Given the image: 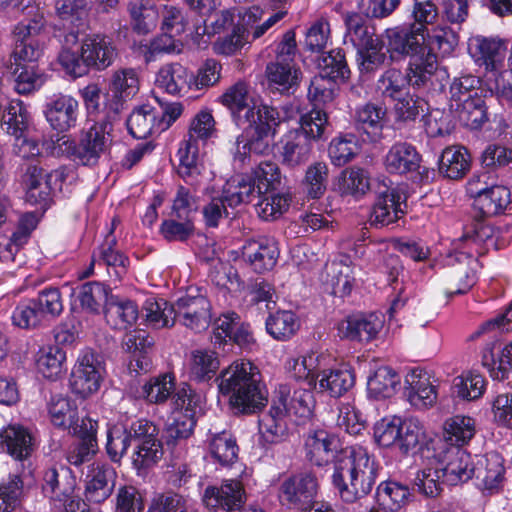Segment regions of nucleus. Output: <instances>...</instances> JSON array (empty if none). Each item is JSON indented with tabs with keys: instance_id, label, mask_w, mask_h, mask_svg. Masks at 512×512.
<instances>
[{
	"instance_id": "f257e3e1",
	"label": "nucleus",
	"mask_w": 512,
	"mask_h": 512,
	"mask_svg": "<svg viewBox=\"0 0 512 512\" xmlns=\"http://www.w3.org/2000/svg\"><path fill=\"white\" fill-rule=\"evenodd\" d=\"M215 381L219 393L228 398L235 413H256L268 401L267 391L261 384L260 372L249 361H234L220 372Z\"/></svg>"
},
{
	"instance_id": "f03ea898",
	"label": "nucleus",
	"mask_w": 512,
	"mask_h": 512,
	"mask_svg": "<svg viewBox=\"0 0 512 512\" xmlns=\"http://www.w3.org/2000/svg\"><path fill=\"white\" fill-rule=\"evenodd\" d=\"M332 479L340 497L353 503L371 492L376 479L375 463L362 448L345 450L336 462Z\"/></svg>"
},
{
	"instance_id": "7ed1b4c3",
	"label": "nucleus",
	"mask_w": 512,
	"mask_h": 512,
	"mask_svg": "<svg viewBox=\"0 0 512 512\" xmlns=\"http://www.w3.org/2000/svg\"><path fill=\"white\" fill-rule=\"evenodd\" d=\"M118 56L113 41L105 35L95 34L82 40L80 49L60 51L58 61L73 77L87 75L90 70L103 71L113 64Z\"/></svg>"
},
{
	"instance_id": "20e7f679",
	"label": "nucleus",
	"mask_w": 512,
	"mask_h": 512,
	"mask_svg": "<svg viewBox=\"0 0 512 512\" xmlns=\"http://www.w3.org/2000/svg\"><path fill=\"white\" fill-rule=\"evenodd\" d=\"M438 68L436 54L430 50L421 56L412 57L406 73L399 69H387L378 79L376 90L384 99L396 100L405 94L408 86L424 87L430 81Z\"/></svg>"
},
{
	"instance_id": "39448f33",
	"label": "nucleus",
	"mask_w": 512,
	"mask_h": 512,
	"mask_svg": "<svg viewBox=\"0 0 512 512\" xmlns=\"http://www.w3.org/2000/svg\"><path fill=\"white\" fill-rule=\"evenodd\" d=\"M117 119L108 117L105 113L104 119L93 124L88 130L81 133L79 142H71L68 146V153L82 165L94 166L99 159L105 155L112 144L113 122Z\"/></svg>"
},
{
	"instance_id": "423d86ee",
	"label": "nucleus",
	"mask_w": 512,
	"mask_h": 512,
	"mask_svg": "<svg viewBox=\"0 0 512 512\" xmlns=\"http://www.w3.org/2000/svg\"><path fill=\"white\" fill-rule=\"evenodd\" d=\"M314 356L309 355L296 360L294 370L298 371V377H303L300 373L307 371L304 375L310 386L317 388L321 392L328 393L331 397H340L350 390L355 383L354 374L348 369H334L316 371L314 364Z\"/></svg>"
},
{
	"instance_id": "0eeeda50",
	"label": "nucleus",
	"mask_w": 512,
	"mask_h": 512,
	"mask_svg": "<svg viewBox=\"0 0 512 512\" xmlns=\"http://www.w3.org/2000/svg\"><path fill=\"white\" fill-rule=\"evenodd\" d=\"M139 91V78L132 68L116 70L105 95L104 110L108 117L118 119L124 105Z\"/></svg>"
},
{
	"instance_id": "6e6552de",
	"label": "nucleus",
	"mask_w": 512,
	"mask_h": 512,
	"mask_svg": "<svg viewBox=\"0 0 512 512\" xmlns=\"http://www.w3.org/2000/svg\"><path fill=\"white\" fill-rule=\"evenodd\" d=\"M104 372L99 356L91 351L85 352L72 370L71 390L82 398L89 397L99 390Z\"/></svg>"
},
{
	"instance_id": "1a4fd4ad",
	"label": "nucleus",
	"mask_w": 512,
	"mask_h": 512,
	"mask_svg": "<svg viewBox=\"0 0 512 512\" xmlns=\"http://www.w3.org/2000/svg\"><path fill=\"white\" fill-rule=\"evenodd\" d=\"M175 323L196 332L205 330L211 322V303L204 295L186 294L175 303Z\"/></svg>"
},
{
	"instance_id": "9d476101",
	"label": "nucleus",
	"mask_w": 512,
	"mask_h": 512,
	"mask_svg": "<svg viewBox=\"0 0 512 512\" xmlns=\"http://www.w3.org/2000/svg\"><path fill=\"white\" fill-rule=\"evenodd\" d=\"M318 483L311 473H300L285 479L279 489V498L283 504L304 509L313 504Z\"/></svg>"
},
{
	"instance_id": "9b49d317",
	"label": "nucleus",
	"mask_w": 512,
	"mask_h": 512,
	"mask_svg": "<svg viewBox=\"0 0 512 512\" xmlns=\"http://www.w3.org/2000/svg\"><path fill=\"white\" fill-rule=\"evenodd\" d=\"M245 501L244 486L236 479L226 480L219 487L208 486L203 494L204 504L214 512H234L242 508Z\"/></svg>"
},
{
	"instance_id": "f8f14e48",
	"label": "nucleus",
	"mask_w": 512,
	"mask_h": 512,
	"mask_svg": "<svg viewBox=\"0 0 512 512\" xmlns=\"http://www.w3.org/2000/svg\"><path fill=\"white\" fill-rule=\"evenodd\" d=\"M97 427V421L89 417L82 418L80 425L73 427L71 433L78 439L69 446L66 452V459L71 465L81 466L96 455L98 451Z\"/></svg>"
},
{
	"instance_id": "ddd939ff",
	"label": "nucleus",
	"mask_w": 512,
	"mask_h": 512,
	"mask_svg": "<svg viewBox=\"0 0 512 512\" xmlns=\"http://www.w3.org/2000/svg\"><path fill=\"white\" fill-rule=\"evenodd\" d=\"M306 449L311 463L317 466L334 463V470H336V462L340 455L345 450H353L352 448L342 449L338 437L322 429L315 430L308 435Z\"/></svg>"
},
{
	"instance_id": "4468645a",
	"label": "nucleus",
	"mask_w": 512,
	"mask_h": 512,
	"mask_svg": "<svg viewBox=\"0 0 512 512\" xmlns=\"http://www.w3.org/2000/svg\"><path fill=\"white\" fill-rule=\"evenodd\" d=\"M117 474L109 464L95 462L85 476V498L95 504L103 503L113 493Z\"/></svg>"
},
{
	"instance_id": "2eb2a0df",
	"label": "nucleus",
	"mask_w": 512,
	"mask_h": 512,
	"mask_svg": "<svg viewBox=\"0 0 512 512\" xmlns=\"http://www.w3.org/2000/svg\"><path fill=\"white\" fill-rule=\"evenodd\" d=\"M64 171L56 170L48 173L43 168L36 165L27 167L23 176V183L26 189V201L32 205L47 207L51 195V181L63 180Z\"/></svg>"
},
{
	"instance_id": "dca6fc26",
	"label": "nucleus",
	"mask_w": 512,
	"mask_h": 512,
	"mask_svg": "<svg viewBox=\"0 0 512 512\" xmlns=\"http://www.w3.org/2000/svg\"><path fill=\"white\" fill-rule=\"evenodd\" d=\"M472 54L487 71L500 68L508 51V42L499 36L476 35L469 41Z\"/></svg>"
},
{
	"instance_id": "f3484780",
	"label": "nucleus",
	"mask_w": 512,
	"mask_h": 512,
	"mask_svg": "<svg viewBox=\"0 0 512 512\" xmlns=\"http://www.w3.org/2000/svg\"><path fill=\"white\" fill-rule=\"evenodd\" d=\"M383 326V318L371 313L368 315L349 316L340 321L337 328L341 338L359 342H370L377 338Z\"/></svg>"
},
{
	"instance_id": "a211bd4d",
	"label": "nucleus",
	"mask_w": 512,
	"mask_h": 512,
	"mask_svg": "<svg viewBox=\"0 0 512 512\" xmlns=\"http://www.w3.org/2000/svg\"><path fill=\"white\" fill-rule=\"evenodd\" d=\"M242 256L255 272L263 273L276 265L279 250L272 239L260 237L246 241L242 247Z\"/></svg>"
},
{
	"instance_id": "6ab92c4d",
	"label": "nucleus",
	"mask_w": 512,
	"mask_h": 512,
	"mask_svg": "<svg viewBox=\"0 0 512 512\" xmlns=\"http://www.w3.org/2000/svg\"><path fill=\"white\" fill-rule=\"evenodd\" d=\"M401 194L395 189L385 187L380 191L373 205L369 222L371 226L382 228L395 223L403 214Z\"/></svg>"
},
{
	"instance_id": "aec40b11",
	"label": "nucleus",
	"mask_w": 512,
	"mask_h": 512,
	"mask_svg": "<svg viewBox=\"0 0 512 512\" xmlns=\"http://www.w3.org/2000/svg\"><path fill=\"white\" fill-rule=\"evenodd\" d=\"M443 481L450 485L467 482L474 476L475 465L471 455L457 447H453L445 453V463H440Z\"/></svg>"
},
{
	"instance_id": "412c9836",
	"label": "nucleus",
	"mask_w": 512,
	"mask_h": 512,
	"mask_svg": "<svg viewBox=\"0 0 512 512\" xmlns=\"http://www.w3.org/2000/svg\"><path fill=\"white\" fill-rule=\"evenodd\" d=\"M386 122L387 110L380 105L366 103L355 111V127L366 135L369 142H378L382 139Z\"/></svg>"
},
{
	"instance_id": "4be33fe9",
	"label": "nucleus",
	"mask_w": 512,
	"mask_h": 512,
	"mask_svg": "<svg viewBox=\"0 0 512 512\" xmlns=\"http://www.w3.org/2000/svg\"><path fill=\"white\" fill-rule=\"evenodd\" d=\"M347 27V36L357 48V53L367 50H377L378 47H384V42L373 26L358 13H351L345 17Z\"/></svg>"
},
{
	"instance_id": "5701e85b",
	"label": "nucleus",
	"mask_w": 512,
	"mask_h": 512,
	"mask_svg": "<svg viewBox=\"0 0 512 512\" xmlns=\"http://www.w3.org/2000/svg\"><path fill=\"white\" fill-rule=\"evenodd\" d=\"M475 283V274L468 264L456 263L446 267L439 275V290L447 297L465 294Z\"/></svg>"
},
{
	"instance_id": "b1692460",
	"label": "nucleus",
	"mask_w": 512,
	"mask_h": 512,
	"mask_svg": "<svg viewBox=\"0 0 512 512\" xmlns=\"http://www.w3.org/2000/svg\"><path fill=\"white\" fill-rule=\"evenodd\" d=\"M389 50L402 55L416 57L426 41V35L422 34V28H394L386 31ZM420 54L419 56H421Z\"/></svg>"
},
{
	"instance_id": "393cba45",
	"label": "nucleus",
	"mask_w": 512,
	"mask_h": 512,
	"mask_svg": "<svg viewBox=\"0 0 512 512\" xmlns=\"http://www.w3.org/2000/svg\"><path fill=\"white\" fill-rule=\"evenodd\" d=\"M504 474V460L499 453L490 452L477 460L474 475L483 489L497 491L502 486Z\"/></svg>"
},
{
	"instance_id": "a878e982",
	"label": "nucleus",
	"mask_w": 512,
	"mask_h": 512,
	"mask_svg": "<svg viewBox=\"0 0 512 512\" xmlns=\"http://www.w3.org/2000/svg\"><path fill=\"white\" fill-rule=\"evenodd\" d=\"M420 162L421 157L414 146L406 142H399L389 149L384 164L389 173L403 175L417 171Z\"/></svg>"
},
{
	"instance_id": "bb28decb",
	"label": "nucleus",
	"mask_w": 512,
	"mask_h": 512,
	"mask_svg": "<svg viewBox=\"0 0 512 512\" xmlns=\"http://www.w3.org/2000/svg\"><path fill=\"white\" fill-rule=\"evenodd\" d=\"M32 436L21 425H9L0 431V447L16 460L28 458L33 451Z\"/></svg>"
},
{
	"instance_id": "cd10ccee",
	"label": "nucleus",
	"mask_w": 512,
	"mask_h": 512,
	"mask_svg": "<svg viewBox=\"0 0 512 512\" xmlns=\"http://www.w3.org/2000/svg\"><path fill=\"white\" fill-rule=\"evenodd\" d=\"M78 102L71 96L61 95L47 104L46 119L58 131H66L75 125Z\"/></svg>"
},
{
	"instance_id": "c85d7f7f",
	"label": "nucleus",
	"mask_w": 512,
	"mask_h": 512,
	"mask_svg": "<svg viewBox=\"0 0 512 512\" xmlns=\"http://www.w3.org/2000/svg\"><path fill=\"white\" fill-rule=\"evenodd\" d=\"M313 141L296 130L290 131L282 145V163L290 168L305 164L312 153Z\"/></svg>"
},
{
	"instance_id": "c756f323",
	"label": "nucleus",
	"mask_w": 512,
	"mask_h": 512,
	"mask_svg": "<svg viewBox=\"0 0 512 512\" xmlns=\"http://www.w3.org/2000/svg\"><path fill=\"white\" fill-rule=\"evenodd\" d=\"M355 277L348 257L326 265V284L335 296L344 297L351 293Z\"/></svg>"
},
{
	"instance_id": "7c9ffc66",
	"label": "nucleus",
	"mask_w": 512,
	"mask_h": 512,
	"mask_svg": "<svg viewBox=\"0 0 512 512\" xmlns=\"http://www.w3.org/2000/svg\"><path fill=\"white\" fill-rule=\"evenodd\" d=\"M17 40L7 63L9 73H17L19 66L36 65L43 53V44L38 38L16 36Z\"/></svg>"
},
{
	"instance_id": "2f4dec72",
	"label": "nucleus",
	"mask_w": 512,
	"mask_h": 512,
	"mask_svg": "<svg viewBox=\"0 0 512 512\" xmlns=\"http://www.w3.org/2000/svg\"><path fill=\"white\" fill-rule=\"evenodd\" d=\"M407 382L409 387L406 396L412 406L423 409L435 404L437 400L436 387L432 384L426 372L416 373L414 371Z\"/></svg>"
},
{
	"instance_id": "473e14b6",
	"label": "nucleus",
	"mask_w": 512,
	"mask_h": 512,
	"mask_svg": "<svg viewBox=\"0 0 512 512\" xmlns=\"http://www.w3.org/2000/svg\"><path fill=\"white\" fill-rule=\"evenodd\" d=\"M334 189L342 197L359 199L370 190L368 172L358 167L345 169L338 176Z\"/></svg>"
},
{
	"instance_id": "72a5a7b5",
	"label": "nucleus",
	"mask_w": 512,
	"mask_h": 512,
	"mask_svg": "<svg viewBox=\"0 0 512 512\" xmlns=\"http://www.w3.org/2000/svg\"><path fill=\"white\" fill-rule=\"evenodd\" d=\"M510 203V191L502 185L481 189L475 192L474 206L483 216H494L501 213Z\"/></svg>"
},
{
	"instance_id": "f704fd0d",
	"label": "nucleus",
	"mask_w": 512,
	"mask_h": 512,
	"mask_svg": "<svg viewBox=\"0 0 512 512\" xmlns=\"http://www.w3.org/2000/svg\"><path fill=\"white\" fill-rule=\"evenodd\" d=\"M158 110L149 104H144L133 110L126 124L129 133L136 139H145L158 132Z\"/></svg>"
},
{
	"instance_id": "c9c22d12",
	"label": "nucleus",
	"mask_w": 512,
	"mask_h": 512,
	"mask_svg": "<svg viewBox=\"0 0 512 512\" xmlns=\"http://www.w3.org/2000/svg\"><path fill=\"white\" fill-rule=\"evenodd\" d=\"M475 432V420L469 416L455 415L443 423L444 441L457 448L467 444Z\"/></svg>"
},
{
	"instance_id": "e433bc0d",
	"label": "nucleus",
	"mask_w": 512,
	"mask_h": 512,
	"mask_svg": "<svg viewBox=\"0 0 512 512\" xmlns=\"http://www.w3.org/2000/svg\"><path fill=\"white\" fill-rule=\"evenodd\" d=\"M43 490L57 501L68 500L74 493L75 479L66 468H49L43 477Z\"/></svg>"
},
{
	"instance_id": "4c0bfd02",
	"label": "nucleus",
	"mask_w": 512,
	"mask_h": 512,
	"mask_svg": "<svg viewBox=\"0 0 512 512\" xmlns=\"http://www.w3.org/2000/svg\"><path fill=\"white\" fill-rule=\"evenodd\" d=\"M400 384L399 374L388 366L379 367L367 382L368 395L376 400L393 396Z\"/></svg>"
},
{
	"instance_id": "58836bf2",
	"label": "nucleus",
	"mask_w": 512,
	"mask_h": 512,
	"mask_svg": "<svg viewBox=\"0 0 512 512\" xmlns=\"http://www.w3.org/2000/svg\"><path fill=\"white\" fill-rule=\"evenodd\" d=\"M428 444V437L423 424L416 418L402 421L398 448L404 455L422 451Z\"/></svg>"
},
{
	"instance_id": "ea45409f",
	"label": "nucleus",
	"mask_w": 512,
	"mask_h": 512,
	"mask_svg": "<svg viewBox=\"0 0 512 512\" xmlns=\"http://www.w3.org/2000/svg\"><path fill=\"white\" fill-rule=\"evenodd\" d=\"M481 79L477 76L467 74L455 77L450 85V109H459L463 104L474 101L481 97Z\"/></svg>"
},
{
	"instance_id": "a19ab883",
	"label": "nucleus",
	"mask_w": 512,
	"mask_h": 512,
	"mask_svg": "<svg viewBox=\"0 0 512 512\" xmlns=\"http://www.w3.org/2000/svg\"><path fill=\"white\" fill-rule=\"evenodd\" d=\"M179 166L178 174L188 184L198 186V177L201 175V163L199 158L198 143L185 140L178 150Z\"/></svg>"
},
{
	"instance_id": "79ce46f5",
	"label": "nucleus",
	"mask_w": 512,
	"mask_h": 512,
	"mask_svg": "<svg viewBox=\"0 0 512 512\" xmlns=\"http://www.w3.org/2000/svg\"><path fill=\"white\" fill-rule=\"evenodd\" d=\"M470 168L468 151L464 147H447L439 161V171L449 179L462 178Z\"/></svg>"
},
{
	"instance_id": "37998d69",
	"label": "nucleus",
	"mask_w": 512,
	"mask_h": 512,
	"mask_svg": "<svg viewBox=\"0 0 512 512\" xmlns=\"http://www.w3.org/2000/svg\"><path fill=\"white\" fill-rule=\"evenodd\" d=\"M269 84L280 92H286L298 84L300 71L295 63L276 59L266 67Z\"/></svg>"
},
{
	"instance_id": "c03bdc74",
	"label": "nucleus",
	"mask_w": 512,
	"mask_h": 512,
	"mask_svg": "<svg viewBox=\"0 0 512 512\" xmlns=\"http://www.w3.org/2000/svg\"><path fill=\"white\" fill-rule=\"evenodd\" d=\"M221 195L226 200L228 207L231 208L249 203L258 197L257 189L252 179L242 175L230 178L223 186Z\"/></svg>"
},
{
	"instance_id": "a18cd8bd",
	"label": "nucleus",
	"mask_w": 512,
	"mask_h": 512,
	"mask_svg": "<svg viewBox=\"0 0 512 512\" xmlns=\"http://www.w3.org/2000/svg\"><path fill=\"white\" fill-rule=\"evenodd\" d=\"M188 70L180 63L163 65L156 74L155 86L171 95H177L188 84Z\"/></svg>"
},
{
	"instance_id": "49530a36",
	"label": "nucleus",
	"mask_w": 512,
	"mask_h": 512,
	"mask_svg": "<svg viewBox=\"0 0 512 512\" xmlns=\"http://www.w3.org/2000/svg\"><path fill=\"white\" fill-rule=\"evenodd\" d=\"M81 307L90 313H99L105 310L113 298L110 289L99 282H88L82 285L79 292Z\"/></svg>"
},
{
	"instance_id": "de8ad7c7",
	"label": "nucleus",
	"mask_w": 512,
	"mask_h": 512,
	"mask_svg": "<svg viewBox=\"0 0 512 512\" xmlns=\"http://www.w3.org/2000/svg\"><path fill=\"white\" fill-rule=\"evenodd\" d=\"M48 412L55 426L68 428L73 432V427L80 425L77 417V407L68 397L54 395L48 403Z\"/></svg>"
},
{
	"instance_id": "09e8293b",
	"label": "nucleus",
	"mask_w": 512,
	"mask_h": 512,
	"mask_svg": "<svg viewBox=\"0 0 512 512\" xmlns=\"http://www.w3.org/2000/svg\"><path fill=\"white\" fill-rule=\"evenodd\" d=\"M104 315L107 323L112 327L116 329H126L137 321L139 312L134 302L119 301L113 296Z\"/></svg>"
},
{
	"instance_id": "8fccbe9b",
	"label": "nucleus",
	"mask_w": 512,
	"mask_h": 512,
	"mask_svg": "<svg viewBox=\"0 0 512 512\" xmlns=\"http://www.w3.org/2000/svg\"><path fill=\"white\" fill-rule=\"evenodd\" d=\"M410 491L408 487L397 482L387 481L381 483L376 492V499L385 511L395 512L408 503Z\"/></svg>"
},
{
	"instance_id": "3c124183",
	"label": "nucleus",
	"mask_w": 512,
	"mask_h": 512,
	"mask_svg": "<svg viewBox=\"0 0 512 512\" xmlns=\"http://www.w3.org/2000/svg\"><path fill=\"white\" fill-rule=\"evenodd\" d=\"M30 124L27 108L19 100L10 102L2 118V127L19 141L26 133Z\"/></svg>"
},
{
	"instance_id": "603ef678",
	"label": "nucleus",
	"mask_w": 512,
	"mask_h": 512,
	"mask_svg": "<svg viewBox=\"0 0 512 512\" xmlns=\"http://www.w3.org/2000/svg\"><path fill=\"white\" fill-rule=\"evenodd\" d=\"M220 362L215 352L195 350L191 353L190 376L196 381L204 382L212 379L219 369Z\"/></svg>"
},
{
	"instance_id": "864d4df0",
	"label": "nucleus",
	"mask_w": 512,
	"mask_h": 512,
	"mask_svg": "<svg viewBox=\"0 0 512 512\" xmlns=\"http://www.w3.org/2000/svg\"><path fill=\"white\" fill-rule=\"evenodd\" d=\"M299 327L298 318L291 311H277L266 320L267 332L276 340L290 339Z\"/></svg>"
},
{
	"instance_id": "5fc2aeb1",
	"label": "nucleus",
	"mask_w": 512,
	"mask_h": 512,
	"mask_svg": "<svg viewBox=\"0 0 512 512\" xmlns=\"http://www.w3.org/2000/svg\"><path fill=\"white\" fill-rule=\"evenodd\" d=\"M175 304L170 305L166 301L154 298L147 299L143 310L149 325L154 328H168L175 324Z\"/></svg>"
},
{
	"instance_id": "6e6d98bb",
	"label": "nucleus",
	"mask_w": 512,
	"mask_h": 512,
	"mask_svg": "<svg viewBox=\"0 0 512 512\" xmlns=\"http://www.w3.org/2000/svg\"><path fill=\"white\" fill-rule=\"evenodd\" d=\"M249 93L244 82H237L230 86L220 97V102L232 113L234 120L239 125L242 119L241 113L252 109L249 105Z\"/></svg>"
},
{
	"instance_id": "4d7b16f0",
	"label": "nucleus",
	"mask_w": 512,
	"mask_h": 512,
	"mask_svg": "<svg viewBox=\"0 0 512 512\" xmlns=\"http://www.w3.org/2000/svg\"><path fill=\"white\" fill-rule=\"evenodd\" d=\"M253 184L258 197L276 190L281 184V172L278 165L272 161H263L253 170Z\"/></svg>"
},
{
	"instance_id": "13d9d810",
	"label": "nucleus",
	"mask_w": 512,
	"mask_h": 512,
	"mask_svg": "<svg viewBox=\"0 0 512 512\" xmlns=\"http://www.w3.org/2000/svg\"><path fill=\"white\" fill-rule=\"evenodd\" d=\"M209 450L212 457L221 465H230L234 463L238 456L236 440L226 431L212 436L209 444Z\"/></svg>"
},
{
	"instance_id": "bf43d9fd",
	"label": "nucleus",
	"mask_w": 512,
	"mask_h": 512,
	"mask_svg": "<svg viewBox=\"0 0 512 512\" xmlns=\"http://www.w3.org/2000/svg\"><path fill=\"white\" fill-rule=\"evenodd\" d=\"M328 179V167L323 162L310 165L302 182L303 190L307 197L319 199L326 191Z\"/></svg>"
},
{
	"instance_id": "052dcab7",
	"label": "nucleus",
	"mask_w": 512,
	"mask_h": 512,
	"mask_svg": "<svg viewBox=\"0 0 512 512\" xmlns=\"http://www.w3.org/2000/svg\"><path fill=\"white\" fill-rule=\"evenodd\" d=\"M246 121L253 127L263 128L275 135L276 129L281 123V115L277 108L268 105H259L248 109L243 115Z\"/></svg>"
},
{
	"instance_id": "680f3d73",
	"label": "nucleus",
	"mask_w": 512,
	"mask_h": 512,
	"mask_svg": "<svg viewBox=\"0 0 512 512\" xmlns=\"http://www.w3.org/2000/svg\"><path fill=\"white\" fill-rule=\"evenodd\" d=\"M318 67L319 74L334 81L345 80L350 74L345 55L341 50H331L322 55L318 60Z\"/></svg>"
},
{
	"instance_id": "e2e57ef3",
	"label": "nucleus",
	"mask_w": 512,
	"mask_h": 512,
	"mask_svg": "<svg viewBox=\"0 0 512 512\" xmlns=\"http://www.w3.org/2000/svg\"><path fill=\"white\" fill-rule=\"evenodd\" d=\"M194 426L192 413L175 411L164 431L167 445H175L178 441L187 439L192 434Z\"/></svg>"
},
{
	"instance_id": "0e129e2a",
	"label": "nucleus",
	"mask_w": 512,
	"mask_h": 512,
	"mask_svg": "<svg viewBox=\"0 0 512 512\" xmlns=\"http://www.w3.org/2000/svg\"><path fill=\"white\" fill-rule=\"evenodd\" d=\"M452 111L457 115L459 121L470 129H480L488 120L485 101L482 96Z\"/></svg>"
},
{
	"instance_id": "69168bd1",
	"label": "nucleus",
	"mask_w": 512,
	"mask_h": 512,
	"mask_svg": "<svg viewBox=\"0 0 512 512\" xmlns=\"http://www.w3.org/2000/svg\"><path fill=\"white\" fill-rule=\"evenodd\" d=\"M300 127L295 129L313 142L323 139L328 116L321 109H312L300 117Z\"/></svg>"
},
{
	"instance_id": "338daca9",
	"label": "nucleus",
	"mask_w": 512,
	"mask_h": 512,
	"mask_svg": "<svg viewBox=\"0 0 512 512\" xmlns=\"http://www.w3.org/2000/svg\"><path fill=\"white\" fill-rule=\"evenodd\" d=\"M485 390V380L479 374L466 373L457 376L453 381L452 392L464 400H476Z\"/></svg>"
},
{
	"instance_id": "774afa93",
	"label": "nucleus",
	"mask_w": 512,
	"mask_h": 512,
	"mask_svg": "<svg viewBox=\"0 0 512 512\" xmlns=\"http://www.w3.org/2000/svg\"><path fill=\"white\" fill-rule=\"evenodd\" d=\"M65 359V352L61 348L57 346L48 347L42 350L38 356L37 369L45 378L56 379L62 372Z\"/></svg>"
}]
</instances>
